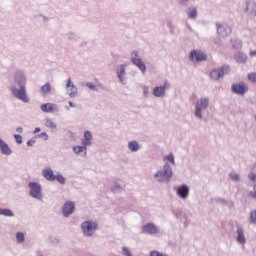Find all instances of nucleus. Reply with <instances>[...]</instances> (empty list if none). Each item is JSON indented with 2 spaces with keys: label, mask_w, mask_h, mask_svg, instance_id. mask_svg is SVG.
Segmentation results:
<instances>
[{
  "label": "nucleus",
  "mask_w": 256,
  "mask_h": 256,
  "mask_svg": "<svg viewBox=\"0 0 256 256\" xmlns=\"http://www.w3.org/2000/svg\"><path fill=\"white\" fill-rule=\"evenodd\" d=\"M164 166L161 171V181L164 183H169L173 179V169L171 165L175 167V155L170 153L163 157Z\"/></svg>",
  "instance_id": "f257e3e1"
},
{
  "label": "nucleus",
  "mask_w": 256,
  "mask_h": 256,
  "mask_svg": "<svg viewBox=\"0 0 256 256\" xmlns=\"http://www.w3.org/2000/svg\"><path fill=\"white\" fill-rule=\"evenodd\" d=\"M17 83L20 89H17L16 87L12 88L14 97L20 99V101H23L24 103H29V97H27V92L25 91V77L21 76Z\"/></svg>",
  "instance_id": "f03ea898"
},
{
  "label": "nucleus",
  "mask_w": 256,
  "mask_h": 256,
  "mask_svg": "<svg viewBox=\"0 0 256 256\" xmlns=\"http://www.w3.org/2000/svg\"><path fill=\"white\" fill-rule=\"evenodd\" d=\"M209 108V98L201 97L196 101L194 115L197 119H203V111Z\"/></svg>",
  "instance_id": "7ed1b4c3"
},
{
  "label": "nucleus",
  "mask_w": 256,
  "mask_h": 256,
  "mask_svg": "<svg viewBox=\"0 0 256 256\" xmlns=\"http://www.w3.org/2000/svg\"><path fill=\"white\" fill-rule=\"evenodd\" d=\"M216 29L218 36L222 38L229 37L233 31L231 26H229L227 23L221 22L216 23Z\"/></svg>",
  "instance_id": "20e7f679"
},
{
  "label": "nucleus",
  "mask_w": 256,
  "mask_h": 256,
  "mask_svg": "<svg viewBox=\"0 0 256 256\" xmlns=\"http://www.w3.org/2000/svg\"><path fill=\"white\" fill-rule=\"evenodd\" d=\"M231 71V68L229 66H222L221 68L214 69L210 72L211 79H214V81H218V79H221L224 75H227Z\"/></svg>",
  "instance_id": "39448f33"
},
{
  "label": "nucleus",
  "mask_w": 256,
  "mask_h": 256,
  "mask_svg": "<svg viewBox=\"0 0 256 256\" xmlns=\"http://www.w3.org/2000/svg\"><path fill=\"white\" fill-rule=\"evenodd\" d=\"M82 231L86 237H91L97 231V223L86 221L81 225Z\"/></svg>",
  "instance_id": "423d86ee"
},
{
  "label": "nucleus",
  "mask_w": 256,
  "mask_h": 256,
  "mask_svg": "<svg viewBox=\"0 0 256 256\" xmlns=\"http://www.w3.org/2000/svg\"><path fill=\"white\" fill-rule=\"evenodd\" d=\"M245 13L248 17H256V2L253 0L245 1Z\"/></svg>",
  "instance_id": "0eeeda50"
},
{
  "label": "nucleus",
  "mask_w": 256,
  "mask_h": 256,
  "mask_svg": "<svg viewBox=\"0 0 256 256\" xmlns=\"http://www.w3.org/2000/svg\"><path fill=\"white\" fill-rule=\"evenodd\" d=\"M29 188L31 197H34V199H41V185L35 182H30Z\"/></svg>",
  "instance_id": "6e6552de"
},
{
  "label": "nucleus",
  "mask_w": 256,
  "mask_h": 256,
  "mask_svg": "<svg viewBox=\"0 0 256 256\" xmlns=\"http://www.w3.org/2000/svg\"><path fill=\"white\" fill-rule=\"evenodd\" d=\"M236 241L242 246H245V243H247V239L245 238V229L241 226H238L236 229Z\"/></svg>",
  "instance_id": "1a4fd4ad"
},
{
  "label": "nucleus",
  "mask_w": 256,
  "mask_h": 256,
  "mask_svg": "<svg viewBox=\"0 0 256 256\" xmlns=\"http://www.w3.org/2000/svg\"><path fill=\"white\" fill-rule=\"evenodd\" d=\"M191 61H207V54L201 51L193 50L190 53Z\"/></svg>",
  "instance_id": "9d476101"
},
{
  "label": "nucleus",
  "mask_w": 256,
  "mask_h": 256,
  "mask_svg": "<svg viewBox=\"0 0 256 256\" xmlns=\"http://www.w3.org/2000/svg\"><path fill=\"white\" fill-rule=\"evenodd\" d=\"M75 212V203L68 201L64 204L62 213L64 217H69L72 213Z\"/></svg>",
  "instance_id": "9b49d317"
},
{
  "label": "nucleus",
  "mask_w": 256,
  "mask_h": 256,
  "mask_svg": "<svg viewBox=\"0 0 256 256\" xmlns=\"http://www.w3.org/2000/svg\"><path fill=\"white\" fill-rule=\"evenodd\" d=\"M231 89L232 93H236V95H243L249 90V88L245 84H233Z\"/></svg>",
  "instance_id": "f8f14e48"
},
{
  "label": "nucleus",
  "mask_w": 256,
  "mask_h": 256,
  "mask_svg": "<svg viewBox=\"0 0 256 256\" xmlns=\"http://www.w3.org/2000/svg\"><path fill=\"white\" fill-rule=\"evenodd\" d=\"M66 91L69 97H75L77 95V87L71 82V78L67 80Z\"/></svg>",
  "instance_id": "ddd939ff"
},
{
  "label": "nucleus",
  "mask_w": 256,
  "mask_h": 256,
  "mask_svg": "<svg viewBox=\"0 0 256 256\" xmlns=\"http://www.w3.org/2000/svg\"><path fill=\"white\" fill-rule=\"evenodd\" d=\"M176 193H177L178 197H180V199H187V197H189V186L184 184V185L178 187Z\"/></svg>",
  "instance_id": "4468645a"
},
{
  "label": "nucleus",
  "mask_w": 256,
  "mask_h": 256,
  "mask_svg": "<svg viewBox=\"0 0 256 256\" xmlns=\"http://www.w3.org/2000/svg\"><path fill=\"white\" fill-rule=\"evenodd\" d=\"M131 61L136 65V67H138V69H140V71H142V73H145L147 67L145 66V62H143V60L140 58H131Z\"/></svg>",
  "instance_id": "2eb2a0df"
},
{
  "label": "nucleus",
  "mask_w": 256,
  "mask_h": 256,
  "mask_svg": "<svg viewBox=\"0 0 256 256\" xmlns=\"http://www.w3.org/2000/svg\"><path fill=\"white\" fill-rule=\"evenodd\" d=\"M40 109L44 113H53V111H55V109H57V106H55V104H53V103H46V104H42L40 106Z\"/></svg>",
  "instance_id": "dca6fc26"
},
{
  "label": "nucleus",
  "mask_w": 256,
  "mask_h": 256,
  "mask_svg": "<svg viewBox=\"0 0 256 256\" xmlns=\"http://www.w3.org/2000/svg\"><path fill=\"white\" fill-rule=\"evenodd\" d=\"M43 177L47 179V181H55V174L51 168H46L42 171Z\"/></svg>",
  "instance_id": "f3484780"
},
{
  "label": "nucleus",
  "mask_w": 256,
  "mask_h": 256,
  "mask_svg": "<svg viewBox=\"0 0 256 256\" xmlns=\"http://www.w3.org/2000/svg\"><path fill=\"white\" fill-rule=\"evenodd\" d=\"M92 139H93V135L91 134V132L85 131L84 139L82 140V145H84V147L91 145Z\"/></svg>",
  "instance_id": "a211bd4d"
},
{
  "label": "nucleus",
  "mask_w": 256,
  "mask_h": 256,
  "mask_svg": "<svg viewBox=\"0 0 256 256\" xmlns=\"http://www.w3.org/2000/svg\"><path fill=\"white\" fill-rule=\"evenodd\" d=\"M0 151L3 155H11V148L0 138Z\"/></svg>",
  "instance_id": "6ab92c4d"
},
{
  "label": "nucleus",
  "mask_w": 256,
  "mask_h": 256,
  "mask_svg": "<svg viewBox=\"0 0 256 256\" xmlns=\"http://www.w3.org/2000/svg\"><path fill=\"white\" fill-rule=\"evenodd\" d=\"M143 233H149L150 235H153L154 233H157V227L153 224H146L142 228Z\"/></svg>",
  "instance_id": "aec40b11"
},
{
  "label": "nucleus",
  "mask_w": 256,
  "mask_h": 256,
  "mask_svg": "<svg viewBox=\"0 0 256 256\" xmlns=\"http://www.w3.org/2000/svg\"><path fill=\"white\" fill-rule=\"evenodd\" d=\"M188 19H197V7L189 8L187 11Z\"/></svg>",
  "instance_id": "412c9836"
},
{
  "label": "nucleus",
  "mask_w": 256,
  "mask_h": 256,
  "mask_svg": "<svg viewBox=\"0 0 256 256\" xmlns=\"http://www.w3.org/2000/svg\"><path fill=\"white\" fill-rule=\"evenodd\" d=\"M234 59L237 63H245L247 61V56L240 52L234 56Z\"/></svg>",
  "instance_id": "4be33fe9"
},
{
  "label": "nucleus",
  "mask_w": 256,
  "mask_h": 256,
  "mask_svg": "<svg viewBox=\"0 0 256 256\" xmlns=\"http://www.w3.org/2000/svg\"><path fill=\"white\" fill-rule=\"evenodd\" d=\"M42 95H49L51 93V84L46 83L44 86L41 87Z\"/></svg>",
  "instance_id": "5701e85b"
},
{
  "label": "nucleus",
  "mask_w": 256,
  "mask_h": 256,
  "mask_svg": "<svg viewBox=\"0 0 256 256\" xmlns=\"http://www.w3.org/2000/svg\"><path fill=\"white\" fill-rule=\"evenodd\" d=\"M128 149L130 151H139V143H137V141H131L128 143Z\"/></svg>",
  "instance_id": "b1692460"
},
{
  "label": "nucleus",
  "mask_w": 256,
  "mask_h": 256,
  "mask_svg": "<svg viewBox=\"0 0 256 256\" xmlns=\"http://www.w3.org/2000/svg\"><path fill=\"white\" fill-rule=\"evenodd\" d=\"M231 44H232V47L233 49H241V47H243V44L241 43V40L239 39H234V40H231Z\"/></svg>",
  "instance_id": "393cba45"
},
{
  "label": "nucleus",
  "mask_w": 256,
  "mask_h": 256,
  "mask_svg": "<svg viewBox=\"0 0 256 256\" xmlns=\"http://www.w3.org/2000/svg\"><path fill=\"white\" fill-rule=\"evenodd\" d=\"M73 151L76 154L83 153V151H87V146H85V145H83V146H75V147H73Z\"/></svg>",
  "instance_id": "a878e982"
},
{
  "label": "nucleus",
  "mask_w": 256,
  "mask_h": 256,
  "mask_svg": "<svg viewBox=\"0 0 256 256\" xmlns=\"http://www.w3.org/2000/svg\"><path fill=\"white\" fill-rule=\"evenodd\" d=\"M249 223H251V225H256V210L250 212Z\"/></svg>",
  "instance_id": "bb28decb"
},
{
  "label": "nucleus",
  "mask_w": 256,
  "mask_h": 256,
  "mask_svg": "<svg viewBox=\"0 0 256 256\" xmlns=\"http://www.w3.org/2000/svg\"><path fill=\"white\" fill-rule=\"evenodd\" d=\"M0 215H4L5 217H13V211L9 209H1L0 208Z\"/></svg>",
  "instance_id": "cd10ccee"
},
{
  "label": "nucleus",
  "mask_w": 256,
  "mask_h": 256,
  "mask_svg": "<svg viewBox=\"0 0 256 256\" xmlns=\"http://www.w3.org/2000/svg\"><path fill=\"white\" fill-rule=\"evenodd\" d=\"M170 87H171V84L165 81L164 84L161 86V97L165 96V90L169 89Z\"/></svg>",
  "instance_id": "c85d7f7f"
},
{
  "label": "nucleus",
  "mask_w": 256,
  "mask_h": 256,
  "mask_svg": "<svg viewBox=\"0 0 256 256\" xmlns=\"http://www.w3.org/2000/svg\"><path fill=\"white\" fill-rule=\"evenodd\" d=\"M16 240L18 243H23V241H25V234H23L22 232H18L16 234Z\"/></svg>",
  "instance_id": "c756f323"
},
{
  "label": "nucleus",
  "mask_w": 256,
  "mask_h": 256,
  "mask_svg": "<svg viewBox=\"0 0 256 256\" xmlns=\"http://www.w3.org/2000/svg\"><path fill=\"white\" fill-rule=\"evenodd\" d=\"M55 181H58L61 185H65V177L61 174L55 175Z\"/></svg>",
  "instance_id": "7c9ffc66"
},
{
  "label": "nucleus",
  "mask_w": 256,
  "mask_h": 256,
  "mask_svg": "<svg viewBox=\"0 0 256 256\" xmlns=\"http://www.w3.org/2000/svg\"><path fill=\"white\" fill-rule=\"evenodd\" d=\"M248 179L252 182V183H256V174L255 171H251L250 174L248 175Z\"/></svg>",
  "instance_id": "2f4dec72"
},
{
  "label": "nucleus",
  "mask_w": 256,
  "mask_h": 256,
  "mask_svg": "<svg viewBox=\"0 0 256 256\" xmlns=\"http://www.w3.org/2000/svg\"><path fill=\"white\" fill-rule=\"evenodd\" d=\"M153 95H154L155 97H161V87H155V88L153 89Z\"/></svg>",
  "instance_id": "473e14b6"
},
{
  "label": "nucleus",
  "mask_w": 256,
  "mask_h": 256,
  "mask_svg": "<svg viewBox=\"0 0 256 256\" xmlns=\"http://www.w3.org/2000/svg\"><path fill=\"white\" fill-rule=\"evenodd\" d=\"M229 177L232 181H239V174L235 173V172H231L229 174Z\"/></svg>",
  "instance_id": "72a5a7b5"
},
{
  "label": "nucleus",
  "mask_w": 256,
  "mask_h": 256,
  "mask_svg": "<svg viewBox=\"0 0 256 256\" xmlns=\"http://www.w3.org/2000/svg\"><path fill=\"white\" fill-rule=\"evenodd\" d=\"M14 139L16 143H18V145H21V143H23V137L19 134L14 135Z\"/></svg>",
  "instance_id": "f704fd0d"
},
{
  "label": "nucleus",
  "mask_w": 256,
  "mask_h": 256,
  "mask_svg": "<svg viewBox=\"0 0 256 256\" xmlns=\"http://www.w3.org/2000/svg\"><path fill=\"white\" fill-rule=\"evenodd\" d=\"M124 76H125V68H121L120 72L118 73V78L120 79L121 83H123Z\"/></svg>",
  "instance_id": "c9c22d12"
},
{
  "label": "nucleus",
  "mask_w": 256,
  "mask_h": 256,
  "mask_svg": "<svg viewBox=\"0 0 256 256\" xmlns=\"http://www.w3.org/2000/svg\"><path fill=\"white\" fill-rule=\"evenodd\" d=\"M46 126L49 127L50 129H56L57 128L55 123H53V121H51V120L46 121Z\"/></svg>",
  "instance_id": "e433bc0d"
},
{
  "label": "nucleus",
  "mask_w": 256,
  "mask_h": 256,
  "mask_svg": "<svg viewBox=\"0 0 256 256\" xmlns=\"http://www.w3.org/2000/svg\"><path fill=\"white\" fill-rule=\"evenodd\" d=\"M122 253L124 256H133V254H131V251H129L127 247L122 248Z\"/></svg>",
  "instance_id": "4c0bfd02"
},
{
  "label": "nucleus",
  "mask_w": 256,
  "mask_h": 256,
  "mask_svg": "<svg viewBox=\"0 0 256 256\" xmlns=\"http://www.w3.org/2000/svg\"><path fill=\"white\" fill-rule=\"evenodd\" d=\"M249 81H252V83H256V73H250L248 74Z\"/></svg>",
  "instance_id": "58836bf2"
},
{
  "label": "nucleus",
  "mask_w": 256,
  "mask_h": 256,
  "mask_svg": "<svg viewBox=\"0 0 256 256\" xmlns=\"http://www.w3.org/2000/svg\"><path fill=\"white\" fill-rule=\"evenodd\" d=\"M248 196L251 198V199H256V185L254 186V191H250Z\"/></svg>",
  "instance_id": "ea45409f"
},
{
  "label": "nucleus",
  "mask_w": 256,
  "mask_h": 256,
  "mask_svg": "<svg viewBox=\"0 0 256 256\" xmlns=\"http://www.w3.org/2000/svg\"><path fill=\"white\" fill-rule=\"evenodd\" d=\"M143 95H144V97H147V95H149V87H147V86L143 87Z\"/></svg>",
  "instance_id": "a19ab883"
},
{
  "label": "nucleus",
  "mask_w": 256,
  "mask_h": 256,
  "mask_svg": "<svg viewBox=\"0 0 256 256\" xmlns=\"http://www.w3.org/2000/svg\"><path fill=\"white\" fill-rule=\"evenodd\" d=\"M167 27H169L170 32L173 33V23L171 21L167 22Z\"/></svg>",
  "instance_id": "79ce46f5"
},
{
  "label": "nucleus",
  "mask_w": 256,
  "mask_h": 256,
  "mask_svg": "<svg viewBox=\"0 0 256 256\" xmlns=\"http://www.w3.org/2000/svg\"><path fill=\"white\" fill-rule=\"evenodd\" d=\"M33 145H35V140H28L27 141V146L28 147H33Z\"/></svg>",
  "instance_id": "37998d69"
},
{
  "label": "nucleus",
  "mask_w": 256,
  "mask_h": 256,
  "mask_svg": "<svg viewBox=\"0 0 256 256\" xmlns=\"http://www.w3.org/2000/svg\"><path fill=\"white\" fill-rule=\"evenodd\" d=\"M175 215L176 217L181 218V215H183V212L181 210H176Z\"/></svg>",
  "instance_id": "c03bdc74"
},
{
  "label": "nucleus",
  "mask_w": 256,
  "mask_h": 256,
  "mask_svg": "<svg viewBox=\"0 0 256 256\" xmlns=\"http://www.w3.org/2000/svg\"><path fill=\"white\" fill-rule=\"evenodd\" d=\"M150 256H161V253L160 252H157V251H152L150 253Z\"/></svg>",
  "instance_id": "a18cd8bd"
},
{
  "label": "nucleus",
  "mask_w": 256,
  "mask_h": 256,
  "mask_svg": "<svg viewBox=\"0 0 256 256\" xmlns=\"http://www.w3.org/2000/svg\"><path fill=\"white\" fill-rule=\"evenodd\" d=\"M40 137H43L46 141H47V139H49V136H47V133H45V132H42L40 134Z\"/></svg>",
  "instance_id": "49530a36"
},
{
  "label": "nucleus",
  "mask_w": 256,
  "mask_h": 256,
  "mask_svg": "<svg viewBox=\"0 0 256 256\" xmlns=\"http://www.w3.org/2000/svg\"><path fill=\"white\" fill-rule=\"evenodd\" d=\"M87 87H88V89H92V90H95L96 88H95V85H93V84H91V83H88L87 84Z\"/></svg>",
  "instance_id": "de8ad7c7"
},
{
  "label": "nucleus",
  "mask_w": 256,
  "mask_h": 256,
  "mask_svg": "<svg viewBox=\"0 0 256 256\" xmlns=\"http://www.w3.org/2000/svg\"><path fill=\"white\" fill-rule=\"evenodd\" d=\"M40 132H41V128H35L34 135H37V133H40Z\"/></svg>",
  "instance_id": "09e8293b"
},
{
  "label": "nucleus",
  "mask_w": 256,
  "mask_h": 256,
  "mask_svg": "<svg viewBox=\"0 0 256 256\" xmlns=\"http://www.w3.org/2000/svg\"><path fill=\"white\" fill-rule=\"evenodd\" d=\"M217 202H218V203H225V199H223V198H218V199H217Z\"/></svg>",
  "instance_id": "8fccbe9b"
},
{
  "label": "nucleus",
  "mask_w": 256,
  "mask_h": 256,
  "mask_svg": "<svg viewBox=\"0 0 256 256\" xmlns=\"http://www.w3.org/2000/svg\"><path fill=\"white\" fill-rule=\"evenodd\" d=\"M16 131H17L18 133H23V128H22V127H18V128L16 129Z\"/></svg>",
  "instance_id": "3c124183"
},
{
  "label": "nucleus",
  "mask_w": 256,
  "mask_h": 256,
  "mask_svg": "<svg viewBox=\"0 0 256 256\" xmlns=\"http://www.w3.org/2000/svg\"><path fill=\"white\" fill-rule=\"evenodd\" d=\"M251 57H256V50L250 52Z\"/></svg>",
  "instance_id": "603ef678"
},
{
  "label": "nucleus",
  "mask_w": 256,
  "mask_h": 256,
  "mask_svg": "<svg viewBox=\"0 0 256 256\" xmlns=\"http://www.w3.org/2000/svg\"><path fill=\"white\" fill-rule=\"evenodd\" d=\"M252 171H256V163L253 165V167H252Z\"/></svg>",
  "instance_id": "864d4df0"
},
{
  "label": "nucleus",
  "mask_w": 256,
  "mask_h": 256,
  "mask_svg": "<svg viewBox=\"0 0 256 256\" xmlns=\"http://www.w3.org/2000/svg\"><path fill=\"white\" fill-rule=\"evenodd\" d=\"M70 107H75V105H73V102H69Z\"/></svg>",
  "instance_id": "5fc2aeb1"
},
{
  "label": "nucleus",
  "mask_w": 256,
  "mask_h": 256,
  "mask_svg": "<svg viewBox=\"0 0 256 256\" xmlns=\"http://www.w3.org/2000/svg\"><path fill=\"white\" fill-rule=\"evenodd\" d=\"M156 177H159V173H156Z\"/></svg>",
  "instance_id": "6e6d98bb"
},
{
  "label": "nucleus",
  "mask_w": 256,
  "mask_h": 256,
  "mask_svg": "<svg viewBox=\"0 0 256 256\" xmlns=\"http://www.w3.org/2000/svg\"><path fill=\"white\" fill-rule=\"evenodd\" d=\"M185 225L187 226V222H185Z\"/></svg>",
  "instance_id": "4d7b16f0"
}]
</instances>
